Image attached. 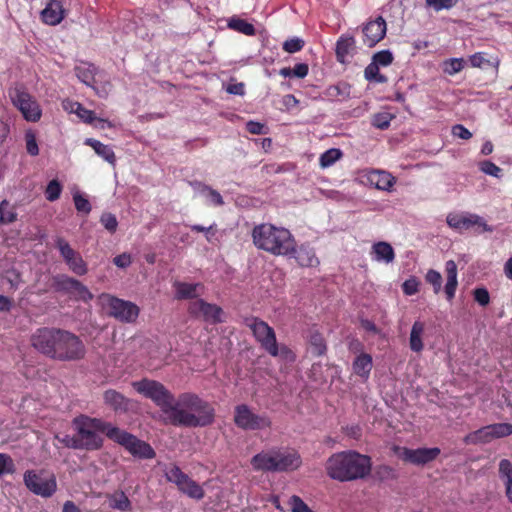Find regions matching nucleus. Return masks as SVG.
<instances>
[{
    "mask_svg": "<svg viewBox=\"0 0 512 512\" xmlns=\"http://www.w3.org/2000/svg\"><path fill=\"white\" fill-rule=\"evenodd\" d=\"M386 30V21L381 16L367 22L362 29L364 34V44L368 47H374L385 37Z\"/></svg>",
    "mask_w": 512,
    "mask_h": 512,
    "instance_id": "a211bd4d",
    "label": "nucleus"
},
{
    "mask_svg": "<svg viewBox=\"0 0 512 512\" xmlns=\"http://www.w3.org/2000/svg\"><path fill=\"white\" fill-rule=\"evenodd\" d=\"M84 144L90 146L95 151V153L102 157L105 161L115 165L116 156L113 149L109 145L103 144L102 142L93 138H87Z\"/></svg>",
    "mask_w": 512,
    "mask_h": 512,
    "instance_id": "4be33fe9",
    "label": "nucleus"
},
{
    "mask_svg": "<svg viewBox=\"0 0 512 512\" xmlns=\"http://www.w3.org/2000/svg\"><path fill=\"white\" fill-rule=\"evenodd\" d=\"M493 440L503 438L512 434V424L510 423H495L489 425Z\"/></svg>",
    "mask_w": 512,
    "mask_h": 512,
    "instance_id": "a19ab883",
    "label": "nucleus"
},
{
    "mask_svg": "<svg viewBox=\"0 0 512 512\" xmlns=\"http://www.w3.org/2000/svg\"><path fill=\"white\" fill-rule=\"evenodd\" d=\"M426 281L433 286L435 294H438L442 287V276L441 274L433 269H430L426 274Z\"/></svg>",
    "mask_w": 512,
    "mask_h": 512,
    "instance_id": "4d7b16f0",
    "label": "nucleus"
},
{
    "mask_svg": "<svg viewBox=\"0 0 512 512\" xmlns=\"http://www.w3.org/2000/svg\"><path fill=\"white\" fill-rule=\"evenodd\" d=\"M55 246H56V248H58L65 263L67 261L71 260V258L74 257L78 253L62 237H57V239L55 240Z\"/></svg>",
    "mask_w": 512,
    "mask_h": 512,
    "instance_id": "58836bf2",
    "label": "nucleus"
},
{
    "mask_svg": "<svg viewBox=\"0 0 512 512\" xmlns=\"http://www.w3.org/2000/svg\"><path fill=\"white\" fill-rule=\"evenodd\" d=\"M13 105L22 113L24 119L29 122L40 120L42 111L38 102L23 87H15L9 91Z\"/></svg>",
    "mask_w": 512,
    "mask_h": 512,
    "instance_id": "6e6552de",
    "label": "nucleus"
},
{
    "mask_svg": "<svg viewBox=\"0 0 512 512\" xmlns=\"http://www.w3.org/2000/svg\"><path fill=\"white\" fill-rule=\"evenodd\" d=\"M452 134L464 140H468L472 137V133L461 124H456L452 127Z\"/></svg>",
    "mask_w": 512,
    "mask_h": 512,
    "instance_id": "338daca9",
    "label": "nucleus"
},
{
    "mask_svg": "<svg viewBox=\"0 0 512 512\" xmlns=\"http://www.w3.org/2000/svg\"><path fill=\"white\" fill-rule=\"evenodd\" d=\"M113 263L118 268L125 269L129 267L132 263V256L129 253H122L120 255H117L113 258Z\"/></svg>",
    "mask_w": 512,
    "mask_h": 512,
    "instance_id": "e2e57ef3",
    "label": "nucleus"
},
{
    "mask_svg": "<svg viewBox=\"0 0 512 512\" xmlns=\"http://www.w3.org/2000/svg\"><path fill=\"white\" fill-rule=\"evenodd\" d=\"M228 26H229V28H231L237 32L243 33L247 36H253V35H255V32H256V29L253 24L247 22L246 20L239 19V18H232L229 21Z\"/></svg>",
    "mask_w": 512,
    "mask_h": 512,
    "instance_id": "e433bc0d",
    "label": "nucleus"
},
{
    "mask_svg": "<svg viewBox=\"0 0 512 512\" xmlns=\"http://www.w3.org/2000/svg\"><path fill=\"white\" fill-rule=\"evenodd\" d=\"M64 17L65 10L59 0H48L46 7L41 12L42 21L50 26L58 25Z\"/></svg>",
    "mask_w": 512,
    "mask_h": 512,
    "instance_id": "6ab92c4d",
    "label": "nucleus"
},
{
    "mask_svg": "<svg viewBox=\"0 0 512 512\" xmlns=\"http://www.w3.org/2000/svg\"><path fill=\"white\" fill-rule=\"evenodd\" d=\"M473 295L475 301L481 306H487L490 302L489 292L486 288H476Z\"/></svg>",
    "mask_w": 512,
    "mask_h": 512,
    "instance_id": "052dcab7",
    "label": "nucleus"
},
{
    "mask_svg": "<svg viewBox=\"0 0 512 512\" xmlns=\"http://www.w3.org/2000/svg\"><path fill=\"white\" fill-rule=\"evenodd\" d=\"M372 61L378 66H388L393 61V55L389 50H382L374 54Z\"/></svg>",
    "mask_w": 512,
    "mask_h": 512,
    "instance_id": "13d9d810",
    "label": "nucleus"
},
{
    "mask_svg": "<svg viewBox=\"0 0 512 512\" xmlns=\"http://www.w3.org/2000/svg\"><path fill=\"white\" fill-rule=\"evenodd\" d=\"M371 465L370 457L355 451H343L331 455L325 468L330 478L346 482L369 475Z\"/></svg>",
    "mask_w": 512,
    "mask_h": 512,
    "instance_id": "7ed1b4c3",
    "label": "nucleus"
},
{
    "mask_svg": "<svg viewBox=\"0 0 512 512\" xmlns=\"http://www.w3.org/2000/svg\"><path fill=\"white\" fill-rule=\"evenodd\" d=\"M246 130L254 135H261L265 133V126L256 121H249L246 123Z\"/></svg>",
    "mask_w": 512,
    "mask_h": 512,
    "instance_id": "774afa93",
    "label": "nucleus"
},
{
    "mask_svg": "<svg viewBox=\"0 0 512 512\" xmlns=\"http://www.w3.org/2000/svg\"><path fill=\"white\" fill-rule=\"evenodd\" d=\"M25 143L27 153L31 156H37L39 154V147L36 140V135L32 130H28L25 133Z\"/></svg>",
    "mask_w": 512,
    "mask_h": 512,
    "instance_id": "3c124183",
    "label": "nucleus"
},
{
    "mask_svg": "<svg viewBox=\"0 0 512 512\" xmlns=\"http://www.w3.org/2000/svg\"><path fill=\"white\" fill-rule=\"evenodd\" d=\"M72 428L79 450L97 451L103 447V435L109 438L110 430L115 429V426L100 418L80 414L72 420Z\"/></svg>",
    "mask_w": 512,
    "mask_h": 512,
    "instance_id": "20e7f679",
    "label": "nucleus"
},
{
    "mask_svg": "<svg viewBox=\"0 0 512 512\" xmlns=\"http://www.w3.org/2000/svg\"><path fill=\"white\" fill-rule=\"evenodd\" d=\"M355 48V39L352 36L343 35L336 43V57L341 63H345L346 57L351 54Z\"/></svg>",
    "mask_w": 512,
    "mask_h": 512,
    "instance_id": "bb28decb",
    "label": "nucleus"
},
{
    "mask_svg": "<svg viewBox=\"0 0 512 512\" xmlns=\"http://www.w3.org/2000/svg\"><path fill=\"white\" fill-rule=\"evenodd\" d=\"M62 192V185L57 179L51 180L45 190V197L48 201L53 202L59 199Z\"/></svg>",
    "mask_w": 512,
    "mask_h": 512,
    "instance_id": "a18cd8bd",
    "label": "nucleus"
},
{
    "mask_svg": "<svg viewBox=\"0 0 512 512\" xmlns=\"http://www.w3.org/2000/svg\"><path fill=\"white\" fill-rule=\"evenodd\" d=\"M100 223L111 234H114L118 227L116 216L110 212H104L100 217Z\"/></svg>",
    "mask_w": 512,
    "mask_h": 512,
    "instance_id": "09e8293b",
    "label": "nucleus"
},
{
    "mask_svg": "<svg viewBox=\"0 0 512 512\" xmlns=\"http://www.w3.org/2000/svg\"><path fill=\"white\" fill-rule=\"evenodd\" d=\"M399 457L411 464L414 465H425L434 459L440 454V449L437 447L434 448H418V449H409V448H398Z\"/></svg>",
    "mask_w": 512,
    "mask_h": 512,
    "instance_id": "f3484780",
    "label": "nucleus"
},
{
    "mask_svg": "<svg viewBox=\"0 0 512 512\" xmlns=\"http://www.w3.org/2000/svg\"><path fill=\"white\" fill-rule=\"evenodd\" d=\"M246 325L251 329L254 337L265 351L272 356L278 354L274 330L266 322L258 318H251L246 320Z\"/></svg>",
    "mask_w": 512,
    "mask_h": 512,
    "instance_id": "ddd939ff",
    "label": "nucleus"
},
{
    "mask_svg": "<svg viewBox=\"0 0 512 512\" xmlns=\"http://www.w3.org/2000/svg\"><path fill=\"white\" fill-rule=\"evenodd\" d=\"M499 477L504 482L506 495L512 503V463L508 459H502L499 463Z\"/></svg>",
    "mask_w": 512,
    "mask_h": 512,
    "instance_id": "cd10ccee",
    "label": "nucleus"
},
{
    "mask_svg": "<svg viewBox=\"0 0 512 512\" xmlns=\"http://www.w3.org/2000/svg\"><path fill=\"white\" fill-rule=\"evenodd\" d=\"M103 401L115 412H127L130 405V400L114 389H108L103 393Z\"/></svg>",
    "mask_w": 512,
    "mask_h": 512,
    "instance_id": "aec40b11",
    "label": "nucleus"
},
{
    "mask_svg": "<svg viewBox=\"0 0 512 512\" xmlns=\"http://www.w3.org/2000/svg\"><path fill=\"white\" fill-rule=\"evenodd\" d=\"M365 78L376 83L387 82V77L379 73V66L373 61L365 68Z\"/></svg>",
    "mask_w": 512,
    "mask_h": 512,
    "instance_id": "ea45409f",
    "label": "nucleus"
},
{
    "mask_svg": "<svg viewBox=\"0 0 512 512\" xmlns=\"http://www.w3.org/2000/svg\"><path fill=\"white\" fill-rule=\"evenodd\" d=\"M341 156L342 152L339 149H329L320 156V165L323 168L329 167L339 160Z\"/></svg>",
    "mask_w": 512,
    "mask_h": 512,
    "instance_id": "37998d69",
    "label": "nucleus"
},
{
    "mask_svg": "<svg viewBox=\"0 0 512 512\" xmlns=\"http://www.w3.org/2000/svg\"><path fill=\"white\" fill-rule=\"evenodd\" d=\"M372 357L367 353H362L356 357L352 367L356 375L367 379L372 369Z\"/></svg>",
    "mask_w": 512,
    "mask_h": 512,
    "instance_id": "c85d7f7f",
    "label": "nucleus"
},
{
    "mask_svg": "<svg viewBox=\"0 0 512 512\" xmlns=\"http://www.w3.org/2000/svg\"><path fill=\"white\" fill-rule=\"evenodd\" d=\"M290 256H293L303 267H312L319 263L314 251L309 247L301 246L299 249L290 247Z\"/></svg>",
    "mask_w": 512,
    "mask_h": 512,
    "instance_id": "412c9836",
    "label": "nucleus"
},
{
    "mask_svg": "<svg viewBox=\"0 0 512 512\" xmlns=\"http://www.w3.org/2000/svg\"><path fill=\"white\" fill-rule=\"evenodd\" d=\"M52 287L57 292H63L83 301L92 300L93 294L79 280L65 274H58L52 278Z\"/></svg>",
    "mask_w": 512,
    "mask_h": 512,
    "instance_id": "4468645a",
    "label": "nucleus"
},
{
    "mask_svg": "<svg viewBox=\"0 0 512 512\" xmlns=\"http://www.w3.org/2000/svg\"><path fill=\"white\" fill-rule=\"evenodd\" d=\"M69 269L76 275L82 276L88 272L87 263L84 261L82 256L77 253L71 260L67 261Z\"/></svg>",
    "mask_w": 512,
    "mask_h": 512,
    "instance_id": "4c0bfd02",
    "label": "nucleus"
},
{
    "mask_svg": "<svg viewBox=\"0 0 512 512\" xmlns=\"http://www.w3.org/2000/svg\"><path fill=\"white\" fill-rule=\"evenodd\" d=\"M252 237L255 246L259 249L275 255H285L288 253V246L286 245L288 237L286 232L271 224L255 226L252 231Z\"/></svg>",
    "mask_w": 512,
    "mask_h": 512,
    "instance_id": "39448f33",
    "label": "nucleus"
},
{
    "mask_svg": "<svg viewBox=\"0 0 512 512\" xmlns=\"http://www.w3.org/2000/svg\"><path fill=\"white\" fill-rule=\"evenodd\" d=\"M23 480L29 491L44 498L51 497L57 490V482L54 475L46 478L43 477V472L27 470L24 473Z\"/></svg>",
    "mask_w": 512,
    "mask_h": 512,
    "instance_id": "9d476101",
    "label": "nucleus"
},
{
    "mask_svg": "<svg viewBox=\"0 0 512 512\" xmlns=\"http://www.w3.org/2000/svg\"><path fill=\"white\" fill-rule=\"evenodd\" d=\"M187 311L191 317L202 319L203 321L209 322L211 324L222 322V308L216 304L208 303L200 298L191 301L188 305Z\"/></svg>",
    "mask_w": 512,
    "mask_h": 512,
    "instance_id": "2eb2a0df",
    "label": "nucleus"
},
{
    "mask_svg": "<svg viewBox=\"0 0 512 512\" xmlns=\"http://www.w3.org/2000/svg\"><path fill=\"white\" fill-rule=\"evenodd\" d=\"M445 270H446V275H447V282L445 285V293H446L447 299L449 301H451L455 296L456 288L458 285L456 263L453 260L447 261Z\"/></svg>",
    "mask_w": 512,
    "mask_h": 512,
    "instance_id": "b1692460",
    "label": "nucleus"
},
{
    "mask_svg": "<svg viewBox=\"0 0 512 512\" xmlns=\"http://www.w3.org/2000/svg\"><path fill=\"white\" fill-rule=\"evenodd\" d=\"M425 325L420 321H415L412 325L409 344L410 349L414 352H420L423 350L422 335L424 333Z\"/></svg>",
    "mask_w": 512,
    "mask_h": 512,
    "instance_id": "7c9ffc66",
    "label": "nucleus"
},
{
    "mask_svg": "<svg viewBox=\"0 0 512 512\" xmlns=\"http://www.w3.org/2000/svg\"><path fill=\"white\" fill-rule=\"evenodd\" d=\"M202 287L200 283L191 284L186 282H175L174 288L176 290L175 298L178 300L194 299L199 296L197 289Z\"/></svg>",
    "mask_w": 512,
    "mask_h": 512,
    "instance_id": "a878e982",
    "label": "nucleus"
},
{
    "mask_svg": "<svg viewBox=\"0 0 512 512\" xmlns=\"http://www.w3.org/2000/svg\"><path fill=\"white\" fill-rule=\"evenodd\" d=\"M374 260L378 262L391 263L395 258L393 247L387 242H377L372 246Z\"/></svg>",
    "mask_w": 512,
    "mask_h": 512,
    "instance_id": "393cba45",
    "label": "nucleus"
},
{
    "mask_svg": "<svg viewBox=\"0 0 512 512\" xmlns=\"http://www.w3.org/2000/svg\"><path fill=\"white\" fill-rule=\"evenodd\" d=\"M165 477L167 481L174 483L177 487L183 484V482L188 477L179 466L176 464H171L164 470Z\"/></svg>",
    "mask_w": 512,
    "mask_h": 512,
    "instance_id": "f704fd0d",
    "label": "nucleus"
},
{
    "mask_svg": "<svg viewBox=\"0 0 512 512\" xmlns=\"http://www.w3.org/2000/svg\"><path fill=\"white\" fill-rule=\"evenodd\" d=\"M15 472V464L11 456L0 453V476Z\"/></svg>",
    "mask_w": 512,
    "mask_h": 512,
    "instance_id": "864d4df0",
    "label": "nucleus"
},
{
    "mask_svg": "<svg viewBox=\"0 0 512 512\" xmlns=\"http://www.w3.org/2000/svg\"><path fill=\"white\" fill-rule=\"evenodd\" d=\"M9 205L7 200L0 201V224H11L17 220V213L14 208L5 211V207Z\"/></svg>",
    "mask_w": 512,
    "mask_h": 512,
    "instance_id": "c03bdc74",
    "label": "nucleus"
},
{
    "mask_svg": "<svg viewBox=\"0 0 512 512\" xmlns=\"http://www.w3.org/2000/svg\"><path fill=\"white\" fill-rule=\"evenodd\" d=\"M234 423L243 430H262L271 425L268 416L253 413L246 404L235 407Z\"/></svg>",
    "mask_w": 512,
    "mask_h": 512,
    "instance_id": "f8f14e48",
    "label": "nucleus"
},
{
    "mask_svg": "<svg viewBox=\"0 0 512 512\" xmlns=\"http://www.w3.org/2000/svg\"><path fill=\"white\" fill-rule=\"evenodd\" d=\"M393 118L394 116L387 112L377 113L373 116L372 124L374 127L384 130L389 127Z\"/></svg>",
    "mask_w": 512,
    "mask_h": 512,
    "instance_id": "8fccbe9b",
    "label": "nucleus"
},
{
    "mask_svg": "<svg viewBox=\"0 0 512 512\" xmlns=\"http://www.w3.org/2000/svg\"><path fill=\"white\" fill-rule=\"evenodd\" d=\"M195 185H197V187L202 193L207 192V196L215 206H221L224 204L221 194L215 189L200 182H197Z\"/></svg>",
    "mask_w": 512,
    "mask_h": 512,
    "instance_id": "49530a36",
    "label": "nucleus"
},
{
    "mask_svg": "<svg viewBox=\"0 0 512 512\" xmlns=\"http://www.w3.org/2000/svg\"><path fill=\"white\" fill-rule=\"evenodd\" d=\"M447 224L449 227L460 232L474 228L475 232L480 234L484 232H493L494 228L487 224L485 219L477 214H449L447 216Z\"/></svg>",
    "mask_w": 512,
    "mask_h": 512,
    "instance_id": "9b49d317",
    "label": "nucleus"
},
{
    "mask_svg": "<svg viewBox=\"0 0 512 512\" xmlns=\"http://www.w3.org/2000/svg\"><path fill=\"white\" fill-rule=\"evenodd\" d=\"M73 201L78 212L86 215L91 212L92 207L89 200L80 193L77 192L73 195Z\"/></svg>",
    "mask_w": 512,
    "mask_h": 512,
    "instance_id": "603ef678",
    "label": "nucleus"
},
{
    "mask_svg": "<svg viewBox=\"0 0 512 512\" xmlns=\"http://www.w3.org/2000/svg\"><path fill=\"white\" fill-rule=\"evenodd\" d=\"M250 463L255 471H284L288 467V456L276 450L262 451L254 455Z\"/></svg>",
    "mask_w": 512,
    "mask_h": 512,
    "instance_id": "1a4fd4ad",
    "label": "nucleus"
},
{
    "mask_svg": "<svg viewBox=\"0 0 512 512\" xmlns=\"http://www.w3.org/2000/svg\"><path fill=\"white\" fill-rule=\"evenodd\" d=\"M369 182L379 190L388 191L395 183V178L385 171H372L368 176Z\"/></svg>",
    "mask_w": 512,
    "mask_h": 512,
    "instance_id": "5701e85b",
    "label": "nucleus"
},
{
    "mask_svg": "<svg viewBox=\"0 0 512 512\" xmlns=\"http://www.w3.org/2000/svg\"><path fill=\"white\" fill-rule=\"evenodd\" d=\"M109 505L113 509L120 510L122 512L131 510V502L123 491L115 492L109 497Z\"/></svg>",
    "mask_w": 512,
    "mask_h": 512,
    "instance_id": "72a5a7b5",
    "label": "nucleus"
},
{
    "mask_svg": "<svg viewBox=\"0 0 512 512\" xmlns=\"http://www.w3.org/2000/svg\"><path fill=\"white\" fill-rule=\"evenodd\" d=\"M310 351L315 356H322L326 353L327 346L324 338L318 331H311L309 335Z\"/></svg>",
    "mask_w": 512,
    "mask_h": 512,
    "instance_id": "473e14b6",
    "label": "nucleus"
},
{
    "mask_svg": "<svg viewBox=\"0 0 512 512\" xmlns=\"http://www.w3.org/2000/svg\"><path fill=\"white\" fill-rule=\"evenodd\" d=\"M109 439L124 447L135 458L153 459L156 456L149 443L116 426L110 430Z\"/></svg>",
    "mask_w": 512,
    "mask_h": 512,
    "instance_id": "0eeeda50",
    "label": "nucleus"
},
{
    "mask_svg": "<svg viewBox=\"0 0 512 512\" xmlns=\"http://www.w3.org/2000/svg\"><path fill=\"white\" fill-rule=\"evenodd\" d=\"M419 282L416 278H410L406 280L403 285L402 289L404 294L406 295H414L418 292Z\"/></svg>",
    "mask_w": 512,
    "mask_h": 512,
    "instance_id": "69168bd1",
    "label": "nucleus"
},
{
    "mask_svg": "<svg viewBox=\"0 0 512 512\" xmlns=\"http://www.w3.org/2000/svg\"><path fill=\"white\" fill-rule=\"evenodd\" d=\"M132 386L139 394L153 401L168 416L175 397L162 383L144 378L133 382Z\"/></svg>",
    "mask_w": 512,
    "mask_h": 512,
    "instance_id": "423d86ee",
    "label": "nucleus"
},
{
    "mask_svg": "<svg viewBox=\"0 0 512 512\" xmlns=\"http://www.w3.org/2000/svg\"><path fill=\"white\" fill-rule=\"evenodd\" d=\"M75 71L79 80L86 85L90 86L94 81L95 67L93 65H89L88 67H77Z\"/></svg>",
    "mask_w": 512,
    "mask_h": 512,
    "instance_id": "de8ad7c7",
    "label": "nucleus"
},
{
    "mask_svg": "<svg viewBox=\"0 0 512 512\" xmlns=\"http://www.w3.org/2000/svg\"><path fill=\"white\" fill-rule=\"evenodd\" d=\"M167 420L177 427H206L214 423L215 409L197 394L185 392L174 400Z\"/></svg>",
    "mask_w": 512,
    "mask_h": 512,
    "instance_id": "f03ea898",
    "label": "nucleus"
},
{
    "mask_svg": "<svg viewBox=\"0 0 512 512\" xmlns=\"http://www.w3.org/2000/svg\"><path fill=\"white\" fill-rule=\"evenodd\" d=\"M75 109L72 108V111L75 112L79 118H81L85 123L92 124L95 120L99 122L107 123L109 127H112V124L107 120L96 118L95 113L91 110L84 108L80 103H74Z\"/></svg>",
    "mask_w": 512,
    "mask_h": 512,
    "instance_id": "c9c22d12",
    "label": "nucleus"
},
{
    "mask_svg": "<svg viewBox=\"0 0 512 512\" xmlns=\"http://www.w3.org/2000/svg\"><path fill=\"white\" fill-rule=\"evenodd\" d=\"M480 170L483 173L495 178L502 177V169L489 160H485L480 163Z\"/></svg>",
    "mask_w": 512,
    "mask_h": 512,
    "instance_id": "5fc2aeb1",
    "label": "nucleus"
},
{
    "mask_svg": "<svg viewBox=\"0 0 512 512\" xmlns=\"http://www.w3.org/2000/svg\"><path fill=\"white\" fill-rule=\"evenodd\" d=\"M493 440L489 425L484 426L476 431L466 435L463 439L465 444H485Z\"/></svg>",
    "mask_w": 512,
    "mask_h": 512,
    "instance_id": "c756f323",
    "label": "nucleus"
},
{
    "mask_svg": "<svg viewBox=\"0 0 512 512\" xmlns=\"http://www.w3.org/2000/svg\"><path fill=\"white\" fill-rule=\"evenodd\" d=\"M309 65L306 62H296L293 67H290V79L298 78L303 79L308 75Z\"/></svg>",
    "mask_w": 512,
    "mask_h": 512,
    "instance_id": "6e6d98bb",
    "label": "nucleus"
},
{
    "mask_svg": "<svg viewBox=\"0 0 512 512\" xmlns=\"http://www.w3.org/2000/svg\"><path fill=\"white\" fill-rule=\"evenodd\" d=\"M178 489L190 498L196 500H201L205 495L203 488L189 476L186 478L183 484L178 487Z\"/></svg>",
    "mask_w": 512,
    "mask_h": 512,
    "instance_id": "2f4dec72",
    "label": "nucleus"
},
{
    "mask_svg": "<svg viewBox=\"0 0 512 512\" xmlns=\"http://www.w3.org/2000/svg\"><path fill=\"white\" fill-rule=\"evenodd\" d=\"M107 307L109 315L125 323L135 322L139 316V307L130 302L114 296H108Z\"/></svg>",
    "mask_w": 512,
    "mask_h": 512,
    "instance_id": "dca6fc26",
    "label": "nucleus"
},
{
    "mask_svg": "<svg viewBox=\"0 0 512 512\" xmlns=\"http://www.w3.org/2000/svg\"><path fill=\"white\" fill-rule=\"evenodd\" d=\"M469 62L475 68H484L486 65H491L490 60L486 59L484 54L480 52L470 56Z\"/></svg>",
    "mask_w": 512,
    "mask_h": 512,
    "instance_id": "680f3d73",
    "label": "nucleus"
},
{
    "mask_svg": "<svg viewBox=\"0 0 512 512\" xmlns=\"http://www.w3.org/2000/svg\"><path fill=\"white\" fill-rule=\"evenodd\" d=\"M31 342L40 353L58 361H78L86 353L85 345L77 335L59 328H39Z\"/></svg>",
    "mask_w": 512,
    "mask_h": 512,
    "instance_id": "f257e3e1",
    "label": "nucleus"
},
{
    "mask_svg": "<svg viewBox=\"0 0 512 512\" xmlns=\"http://www.w3.org/2000/svg\"><path fill=\"white\" fill-rule=\"evenodd\" d=\"M55 438L65 447L79 450V445H77L78 442L75 433L73 435H64L63 437L56 435Z\"/></svg>",
    "mask_w": 512,
    "mask_h": 512,
    "instance_id": "0e129e2a",
    "label": "nucleus"
},
{
    "mask_svg": "<svg viewBox=\"0 0 512 512\" xmlns=\"http://www.w3.org/2000/svg\"><path fill=\"white\" fill-rule=\"evenodd\" d=\"M463 58H451L443 62V72L448 75L459 73L464 68Z\"/></svg>",
    "mask_w": 512,
    "mask_h": 512,
    "instance_id": "79ce46f5",
    "label": "nucleus"
},
{
    "mask_svg": "<svg viewBox=\"0 0 512 512\" xmlns=\"http://www.w3.org/2000/svg\"><path fill=\"white\" fill-rule=\"evenodd\" d=\"M429 7H432L436 11L442 9H450L456 5L459 0H425Z\"/></svg>",
    "mask_w": 512,
    "mask_h": 512,
    "instance_id": "bf43d9fd",
    "label": "nucleus"
}]
</instances>
